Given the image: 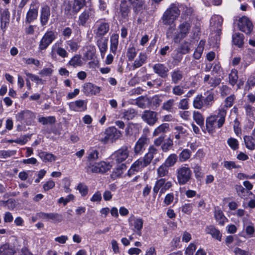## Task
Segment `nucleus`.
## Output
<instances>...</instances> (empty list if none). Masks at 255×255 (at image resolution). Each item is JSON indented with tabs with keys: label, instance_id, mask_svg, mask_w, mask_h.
I'll return each mask as SVG.
<instances>
[{
	"label": "nucleus",
	"instance_id": "obj_1",
	"mask_svg": "<svg viewBox=\"0 0 255 255\" xmlns=\"http://www.w3.org/2000/svg\"><path fill=\"white\" fill-rule=\"evenodd\" d=\"M227 110L221 108L217 115L208 117L206 120V129L209 133L212 132L216 128H221L225 123Z\"/></svg>",
	"mask_w": 255,
	"mask_h": 255
},
{
	"label": "nucleus",
	"instance_id": "obj_8",
	"mask_svg": "<svg viewBox=\"0 0 255 255\" xmlns=\"http://www.w3.org/2000/svg\"><path fill=\"white\" fill-rule=\"evenodd\" d=\"M34 118V114L31 111L27 110L22 111L16 115L17 121L23 122L27 125H31Z\"/></svg>",
	"mask_w": 255,
	"mask_h": 255
},
{
	"label": "nucleus",
	"instance_id": "obj_58",
	"mask_svg": "<svg viewBox=\"0 0 255 255\" xmlns=\"http://www.w3.org/2000/svg\"><path fill=\"white\" fill-rule=\"evenodd\" d=\"M77 189L79 190L82 196H85L88 194V187L83 183H79L77 187Z\"/></svg>",
	"mask_w": 255,
	"mask_h": 255
},
{
	"label": "nucleus",
	"instance_id": "obj_27",
	"mask_svg": "<svg viewBox=\"0 0 255 255\" xmlns=\"http://www.w3.org/2000/svg\"><path fill=\"white\" fill-rule=\"evenodd\" d=\"M99 38H100L97 41V45L99 48L102 57H104L107 50L108 40L107 38H104L103 37Z\"/></svg>",
	"mask_w": 255,
	"mask_h": 255
},
{
	"label": "nucleus",
	"instance_id": "obj_9",
	"mask_svg": "<svg viewBox=\"0 0 255 255\" xmlns=\"http://www.w3.org/2000/svg\"><path fill=\"white\" fill-rule=\"evenodd\" d=\"M56 37L54 32L52 31H47L45 33L40 41L39 49L41 51L46 49L56 38Z\"/></svg>",
	"mask_w": 255,
	"mask_h": 255
},
{
	"label": "nucleus",
	"instance_id": "obj_31",
	"mask_svg": "<svg viewBox=\"0 0 255 255\" xmlns=\"http://www.w3.org/2000/svg\"><path fill=\"white\" fill-rule=\"evenodd\" d=\"M206 231L207 234H210L213 238L221 241L222 235L218 229H216L213 226L207 227L206 229Z\"/></svg>",
	"mask_w": 255,
	"mask_h": 255
},
{
	"label": "nucleus",
	"instance_id": "obj_30",
	"mask_svg": "<svg viewBox=\"0 0 255 255\" xmlns=\"http://www.w3.org/2000/svg\"><path fill=\"white\" fill-rule=\"evenodd\" d=\"M74 68L80 67L83 65L82 56L80 54H76L71 58L67 64Z\"/></svg>",
	"mask_w": 255,
	"mask_h": 255
},
{
	"label": "nucleus",
	"instance_id": "obj_34",
	"mask_svg": "<svg viewBox=\"0 0 255 255\" xmlns=\"http://www.w3.org/2000/svg\"><path fill=\"white\" fill-rule=\"evenodd\" d=\"M193 118L196 124L201 128L204 127V118L201 113L198 111H194Z\"/></svg>",
	"mask_w": 255,
	"mask_h": 255
},
{
	"label": "nucleus",
	"instance_id": "obj_50",
	"mask_svg": "<svg viewBox=\"0 0 255 255\" xmlns=\"http://www.w3.org/2000/svg\"><path fill=\"white\" fill-rule=\"evenodd\" d=\"M238 71L236 70H232L229 75V83L234 86L238 80Z\"/></svg>",
	"mask_w": 255,
	"mask_h": 255
},
{
	"label": "nucleus",
	"instance_id": "obj_63",
	"mask_svg": "<svg viewBox=\"0 0 255 255\" xmlns=\"http://www.w3.org/2000/svg\"><path fill=\"white\" fill-rule=\"evenodd\" d=\"M174 100L173 99H169L166 102L164 103L162 107V109L168 111H171L172 106L174 105Z\"/></svg>",
	"mask_w": 255,
	"mask_h": 255
},
{
	"label": "nucleus",
	"instance_id": "obj_13",
	"mask_svg": "<svg viewBox=\"0 0 255 255\" xmlns=\"http://www.w3.org/2000/svg\"><path fill=\"white\" fill-rule=\"evenodd\" d=\"M130 13V7L129 5L127 0H121L119 7V11L118 13L121 17L125 20H128L129 14Z\"/></svg>",
	"mask_w": 255,
	"mask_h": 255
},
{
	"label": "nucleus",
	"instance_id": "obj_62",
	"mask_svg": "<svg viewBox=\"0 0 255 255\" xmlns=\"http://www.w3.org/2000/svg\"><path fill=\"white\" fill-rule=\"evenodd\" d=\"M16 153V150H1L0 151V156L4 158L9 157L11 156L15 155Z\"/></svg>",
	"mask_w": 255,
	"mask_h": 255
},
{
	"label": "nucleus",
	"instance_id": "obj_21",
	"mask_svg": "<svg viewBox=\"0 0 255 255\" xmlns=\"http://www.w3.org/2000/svg\"><path fill=\"white\" fill-rule=\"evenodd\" d=\"M50 16V7L47 5L42 7L40 10V23L42 26L45 25Z\"/></svg>",
	"mask_w": 255,
	"mask_h": 255
},
{
	"label": "nucleus",
	"instance_id": "obj_43",
	"mask_svg": "<svg viewBox=\"0 0 255 255\" xmlns=\"http://www.w3.org/2000/svg\"><path fill=\"white\" fill-rule=\"evenodd\" d=\"M214 215L216 221L220 225H223L225 221L227 220L224 215L222 211L220 210H216L215 211Z\"/></svg>",
	"mask_w": 255,
	"mask_h": 255
},
{
	"label": "nucleus",
	"instance_id": "obj_56",
	"mask_svg": "<svg viewBox=\"0 0 255 255\" xmlns=\"http://www.w3.org/2000/svg\"><path fill=\"white\" fill-rule=\"evenodd\" d=\"M136 49L134 47H129L128 49L127 56L129 61H132L136 56Z\"/></svg>",
	"mask_w": 255,
	"mask_h": 255
},
{
	"label": "nucleus",
	"instance_id": "obj_53",
	"mask_svg": "<svg viewBox=\"0 0 255 255\" xmlns=\"http://www.w3.org/2000/svg\"><path fill=\"white\" fill-rule=\"evenodd\" d=\"M190 51L189 44L187 42H185L182 44L178 48L177 52L182 54H185L189 53Z\"/></svg>",
	"mask_w": 255,
	"mask_h": 255
},
{
	"label": "nucleus",
	"instance_id": "obj_26",
	"mask_svg": "<svg viewBox=\"0 0 255 255\" xmlns=\"http://www.w3.org/2000/svg\"><path fill=\"white\" fill-rule=\"evenodd\" d=\"M16 253L15 248L8 244L0 247V255H13Z\"/></svg>",
	"mask_w": 255,
	"mask_h": 255
},
{
	"label": "nucleus",
	"instance_id": "obj_60",
	"mask_svg": "<svg viewBox=\"0 0 255 255\" xmlns=\"http://www.w3.org/2000/svg\"><path fill=\"white\" fill-rule=\"evenodd\" d=\"M126 168L127 166L125 164L123 163L118 165L113 175L115 174V176L117 177L121 176L123 174L124 170H126Z\"/></svg>",
	"mask_w": 255,
	"mask_h": 255
},
{
	"label": "nucleus",
	"instance_id": "obj_20",
	"mask_svg": "<svg viewBox=\"0 0 255 255\" xmlns=\"http://www.w3.org/2000/svg\"><path fill=\"white\" fill-rule=\"evenodd\" d=\"M132 6L133 11L137 14L142 11L145 7L144 0H127Z\"/></svg>",
	"mask_w": 255,
	"mask_h": 255
},
{
	"label": "nucleus",
	"instance_id": "obj_4",
	"mask_svg": "<svg viewBox=\"0 0 255 255\" xmlns=\"http://www.w3.org/2000/svg\"><path fill=\"white\" fill-rule=\"evenodd\" d=\"M192 172L187 164L179 167L176 170V176L178 183L180 185H183L190 181Z\"/></svg>",
	"mask_w": 255,
	"mask_h": 255
},
{
	"label": "nucleus",
	"instance_id": "obj_6",
	"mask_svg": "<svg viewBox=\"0 0 255 255\" xmlns=\"http://www.w3.org/2000/svg\"><path fill=\"white\" fill-rule=\"evenodd\" d=\"M95 16V10L92 7H86L79 15L78 23L79 25L85 26L86 23Z\"/></svg>",
	"mask_w": 255,
	"mask_h": 255
},
{
	"label": "nucleus",
	"instance_id": "obj_12",
	"mask_svg": "<svg viewBox=\"0 0 255 255\" xmlns=\"http://www.w3.org/2000/svg\"><path fill=\"white\" fill-rule=\"evenodd\" d=\"M129 155L128 147L123 146L117 150L113 154L117 163H120L124 161Z\"/></svg>",
	"mask_w": 255,
	"mask_h": 255
},
{
	"label": "nucleus",
	"instance_id": "obj_39",
	"mask_svg": "<svg viewBox=\"0 0 255 255\" xmlns=\"http://www.w3.org/2000/svg\"><path fill=\"white\" fill-rule=\"evenodd\" d=\"M190 28L191 25L187 22H184L180 24L179 29L182 37H184L187 35L189 33Z\"/></svg>",
	"mask_w": 255,
	"mask_h": 255
},
{
	"label": "nucleus",
	"instance_id": "obj_44",
	"mask_svg": "<svg viewBox=\"0 0 255 255\" xmlns=\"http://www.w3.org/2000/svg\"><path fill=\"white\" fill-rule=\"evenodd\" d=\"M244 107L247 116L255 120V108L249 104H245Z\"/></svg>",
	"mask_w": 255,
	"mask_h": 255
},
{
	"label": "nucleus",
	"instance_id": "obj_48",
	"mask_svg": "<svg viewBox=\"0 0 255 255\" xmlns=\"http://www.w3.org/2000/svg\"><path fill=\"white\" fill-rule=\"evenodd\" d=\"M244 141L247 148L250 150H253L255 148V141H254L250 136H244Z\"/></svg>",
	"mask_w": 255,
	"mask_h": 255
},
{
	"label": "nucleus",
	"instance_id": "obj_54",
	"mask_svg": "<svg viewBox=\"0 0 255 255\" xmlns=\"http://www.w3.org/2000/svg\"><path fill=\"white\" fill-rule=\"evenodd\" d=\"M168 166L164 163L162 164L157 169V173L160 177L166 176L168 172Z\"/></svg>",
	"mask_w": 255,
	"mask_h": 255
},
{
	"label": "nucleus",
	"instance_id": "obj_59",
	"mask_svg": "<svg viewBox=\"0 0 255 255\" xmlns=\"http://www.w3.org/2000/svg\"><path fill=\"white\" fill-rule=\"evenodd\" d=\"M161 102V100L159 98L158 96H155L151 99L149 98V105L150 107L153 106L155 108L159 107Z\"/></svg>",
	"mask_w": 255,
	"mask_h": 255
},
{
	"label": "nucleus",
	"instance_id": "obj_41",
	"mask_svg": "<svg viewBox=\"0 0 255 255\" xmlns=\"http://www.w3.org/2000/svg\"><path fill=\"white\" fill-rule=\"evenodd\" d=\"M191 155V151L188 149L183 150L179 154V160L180 162H185L189 159Z\"/></svg>",
	"mask_w": 255,
	"mask_h": 255
},
{
	"label": "nucleus",
	"instance_id": "obj_14",
	"mask_svg": "<svg viewBox=\"0 0 255 255\" xmlns=\"http://www.w3.org/2000/svg\"><path fill=\"white\" fill-rule=\"evenodd\" d=\"M148 165L149 163L146 162V160L144 158L143 159H138L131 165L128 171V175L130 176L133 174L135 172L141 170Z\"/></svg>",
	"mask_w": 255,
	"mask_h": 255
},
{
	"label": "nucleus",
	"instance_id": "obj_19",
	"mask_svg": "<svg viewBox=\"0 0 255 255\" xmlns=\"http://www.w3.org/2000/svg\"><path fill=\"white\" fill-rule=\"evenodd\" d=\"M112 165L109 163L102 161L100 163H96L92 166V172L104 173L110 170Z\"/></svg>",
	"mask_w": 255,
	"mask_h": 255
},
{
	"label": "nucleus",
	"instance_id": "obj_40",
	"mask_svg": "<svg viewBox=\"0 0 255 255\" xmlns=\"http://www.w3.org/2000/svg\"><path fill=\"white\" fill-rule=\"evenodd\" d=\"M39 157L45 162H51L56 160V156L52 153L46 152H41L39 153Z\"/></svg>",
	"mask_w": 255,
	"mask_h": 255
},
{
	"label": "nucleus",
	"instance_id": "obj_29",
	"mask_svg": "<svg viewBox=\"0 0 255 255\" xmlns=\"http://www.w3.org/2000/svg\"><path fill=\"white\" fill-rule=\"evenodd\" d=\"M119 35L113 34L110 37V50L114 54H116L119 45Z\"/></svg>",
	"mask_w": 255,
	"mask_h": 255
},
{
	"label": "nucleus",
	"instance_id": "obj_24",
	"mask_svg": "<svg viewBox=\"0 0 255 255\" xmlns=\"http://www.w3.org/2000/svg\"><path fill=\"white\" fill-rule=\"evenodd\" d=\"M172 83L177 84L183 78V72L179 68H177L170 72Z\"/></svg>",
	"mask_w": 255,
	"mask_h": 255
},
{
	"label": "nucleus",
	"instance_id": "obj_51",
	"mask_svg": "<svg viewBox=\"0 0 255 255\" xmlns=\"http://www.w3.org/2000/svg\"><path fill=\"white\" fill-rule=\"evenodd\" d=\"M207 97L203 99L204 105L210 107L214 102V94L213 93H208Z\"/></svg>",
	"mask_w": 255,
	"mask_h": 255
},
{
	"label": "nucleus",
	"instance_id": "obj_36",
	"mask_svg": "<svg viewBox=\"0 0 255 255\" xmlns=\"http://www.w3.org/2000/svg\"><path fill=\"white\" fill-rule=\"evenodd\" d=\"M205 43V41L203 40L200 41L193 54V57L195 59H199L200 58L204 50Z\"/></svg>",
	"mask_w": 255,
	"mask_h": 255
},
{
	"label": "nucleus",
	"instance_id": "obj_2",
	"mask_svg": "<svg viewBox=\"0 0 255 255\" xmlns=\"http://www.w3.org/2000/svg\"><path fill=\"white\" fill-rule=\"evenodd\" d=\"M180 13V10L175 4H171L170 7L164 12L161 18L162 23L164 25H170L167 34H168L170 31L175 29L174 22L178 18Z\"/></svg>",
	"mask_w": 255,
	"mask_h": 255
},
{
	"label": "nucleus",
	"instance_id": "obj_3",
	"mask_svg": "<svg viewBox=\"0 0 255 255\" xmlns=\"http://www.w3.org/2000/svg\"><path fill=\"white\" fill-rule=\"evenodd\" d=\"M85 4L86 0H74L73 2L65 1L63 4L64 15L67 18H72Z\"/></svg>",
	"mask_w": 255,
	"mask_h": 255
},
{
	"label": "nucleus",
	"instance_id": "obj_11",
	"mask_svg": "<svg viewBox=\"0 0 255 255\" xmlns=\"http://www.w3.org/2000/svg\"><path fill=\"white\" fill-rule=\"evenodd\" d=\"M238 27L240 30L247 34H251L253 29V25L252 22L246 16H243L239 19Z\"/></svg>",
	"mask_w": 255,
	"mask_h": 255
},
{
	"label": "nucleus",
	"instance_id": "obj_15",
	"mask_svg": "<svg viewBox=\"0 0 255 255\" xmlns=\"http://www.w3.org/2000/svg\"><path fill=\"white\" fill-rule=\"evenodd\" d=\"M152 69L154 73L160 78H167L169 69L165 64L160 63H156L153 65Z\"/></svg>",
	"mask_w": 255,
	"mask_h": 255
},
{
	"label": "nucleus",
	"instance_id": "obj_18",
	"mask_svg": "<svg viewBox=\"0 0 255 255\" xmlns=\"http://www.w3.org/2000/svg\"><path fill=\"white\" fill-rule=\"evenodd\" d=\"M128 221L131 225H133L134 230V232L139 236H141V229L143 228V221L142 219H135L133 215H131L128 219Z\"/></svg>",
	"mask_w": 255,
	"mask_h": 255
},
{
	"label": "nucleus",
	"instance_id": "obj_55",
	"mask_svg": "<svg viewBox=\"0 0 255 255\" xmlns=\"http://www.w3.org/2000/svg\"><path fill=\"white\" fill-rule=\"evenodd\" d=\"M136 115L135 111L133 109H129L124 113V118L127 120L132 119Z\"/></svg>",
	"mask_w": 255,
	"mask_h": 255
},
{
	"label": "nucleus",
	"instance_id": "obj_61",
	"mask_svg": "<svg viewBox=\"0 0 255 255\" xmlns=\"http://www.w3.org/2000/svg\"><path fill=\"white\" fill-rule=\"evenodd\" d=\"M227 142L230 147L233 150H236L239 147L238 141L234 138H229L228 139Z\"/></svg>",
	"mask_w": 255,
	"mask_h": 255
},
{
	"label": "nucleus",
	"instance_id": "obj_32",
	"mask_svg": "<svg viewBox=\"0 0 255 255\" xmlns=\"http://www.w3.org/2000/svg\"><path fill=\"white\" fill-rule=\"evenodd\" d=\"M232 40L234 44L241 47L244 45V35L240 33H236L232 36Z\"/></svg>",
	"mask_w": 255,
	"mask_h": 255
},
{
	"label": "nucleus",
	"instance_id": "obj_35",
	"mask_svg": "<svg viewBox=\"0 0 255 255\" xmlns=\"http://www.w3.org/2000/svg\"><path fill=\"white\" fill-rule=\"evenodd\" d=\"M136 105L141 108L144 109L146 107H150L149 105V98L146 97L140 96L136 99Z\"/></svg>",
	"mask_w": 255,
	"mask_h": 255
},
{
	"label": "nucleus",
	"instance_id": "obj_7",
	"mask_svg": "<svg viewBox=\"0 0 255 255\" xmlns=\"http://www.w3.org/2000/svg\"><path fill=\"white\" fill-rule=\"evenodd\" d=\"M158 116V114L156 112L148 110L143 112L141 118L147 125L153 126L157 122Z\"/></svg>",
	"mask_w": 255,
	"mask_h": 255
},
{
	"label": "nucleus",
	"instance_id": "obj_23",
	"mask_svg": "<svg viewBox=\"0 0 255 255\" xmlns=\"http://www.w3.org/2000/svg\"><path fill=\"white\" fill-rule=\"evenodd\" d=\"M10 14L7 9L0 12L1 28L4 31L9 22Z\"/></svg>",
	"mask_w": 255,
	"mask_h": 255
},
{
	"label": "nucleus",
	"instance_id": "obj_42",
	"mask_svg": "<svg viewBox=\"0 0 255 255\" xmlns=\"http://www.w3.org/2000/svg\"><path fill=\"white\" fill-rule=\"evenodd\" d=\"M204 105L203 97L202 95H197L193 101V106L197 109H201Z\"/></svg>",
	"mask_w": 255,
	"mask_h": 255
},
{
	"label": "nucleus",
	"instance_id": "obj_47",
	"mask_svg": "<svg viewBox=\"0 0 255 255\" xmlns=\"http://www.w3.org/2000/svg\"><path fill=\"white\" fill-rule=\"evenodd\" d=\"M38 122L43 125L47 124H53L56 122L54 117L49 116L47 117H41L38 119Z\"/></svg>",
	"mask_w": 255,
	"mask_h": 255
},
{
	"label": "nucleus",
	"instance_id": "obj_57",
	"mask_svg": "<svg viewBox=\"0 0 255 255\" xmlns=\"http://www.w3.org/2000/svg\"><path fill=\"white\" fill-rule=\"evenodd\" d=\"M172 93L176 96H181L184 93V86L176 85L172 89Z\"/></svg>",
	"mask_w": 255,
	"mask_h": 255
},
{
	"label": "nucleus",
	"instance_id": "obj_33",
	"mask_svg": "<svg viewBox=\"0 0 255 255\" xmlns=\"http://www.w3.org/2000/svg\"><path fill=\"white\" fill-rule=\"evenodd\" d=\"M147 56L145 54L140 53L138 58L134 61L132 65L134 68H137L143 65L146 62Z\"/></svg>",
	"mask_w": 255,
	"mask_h": 255
},
{
	"label": "nucleus",
	"instance_id": "obj_22",
	"mask_svg": "<svg viewBox=\"0 0 255 255\" xmlns=\"http://www.w3.org/2000/svg\"><path fill=\"white\" fill-rule=\"evenodd\" d=\"M83 91L86 95H95L100 91V89L91 83L84 84Z\"/></svg>",
	"mask_w": 255,
	"mask_h": 255
},
{
	"label": "nucleus",
	"instance_id": "obj_49",
	"mask_svg": "<svg viewBox=\"0 0 255 255\" xmlns=\"http://www.w3.org/2000/svg\"><path fill=\"white\" fill-rule=\"evenodd\" d=\"M235 189L238 196H239L240 197L242 198H247L246 193H249V191L246 190L242 185H236L235 186Z\"/></svg>",
	"mask_w": 255,
	"mask_h": 255
},
{
	"label": "nucleus",
	"instance_id": "obj_46",
	"mask_svg": "<svg viewBox=\"0 0 255 255\" xmlns=\"http://www.w3.org/2000/svg\"><path fill=\"white\" fill-rule=\"evenodd\" d=\"M173 145V142L172 139L168 138L161 145V148L163 152H166L172 147Z\"/></svg>",
	"mask_w": 255,
	"mask_h": 255
},
{
	"label": "nucleus",
	"instance_id": "obj_64",
	"mask_svg": "<svg viewBox=\"0 0 255 255\" xmlns=\"http://www.w3.org/2000/svg\"><path fill=\"white\" fill-rule=\"evenodd\" d=\"M221 81V79L220 78L212 77L208 82V84L210 85V87L215 88L220 84Z\"/></svg>",
	"mask_w": 255,
	"mask_h": 255
},
{
	"label": "nucleus",
	"instance_id": "obj_5",
	"mask_svg": "<svg viewBox=\"0 0 255 255\" xmlns=\"http://www.w3.org/2000/svg\"><path fill=\"white\" fill-rule=\"evenodd\" d=\"M105 136L100 139L103 143L106 144L109 141L113 142L122 135L121 132L115 127H111L107 128L105 131Z\"/></svg>",
	"mask_w": 255,
	"mask_h": 255
},
{
	"label": "nucleus",
	"instance_id": "obj_17",
	"mask_svg": "<svg viewBox=\"0 0 255 255\" xmlns=\"http://www.w3.org/2000/svg\"><path fill=\"white\" fill-rule=\"evenodd\" d=\"M149 139L146 136H142L139 138L134 146V151L136 154H140L145 150L148 145Z\"/></svg>",
	"mask_w": 255,
	"mask_h": 255
},
{
	"label": "nucleus",
	"instance_id": "obj_25",
	"mask_svg": "<svg viewBox=\"0 0 255 255\" xmlns=\"http://www.w3.org/2000/svg\"><path fill=\"white\" fill-rule=\"evenodd\" d=\"M69 106L71 110L77 112L83 111L86 109L85 101L81 100L70 103Z\"/></svg>",
	"mask_w": 255,
	"mask_h": 255
},
{
	"label": "nucleus",
	"instance_id": "obj_16",
	"mask_svg": "<svg viewBox=\"0 0 255 255\" xmlns=\"http://www.w3.org/2000/svg\"><path fill=\"white\" fill-rule=\"evenodd\" d=\"M36 216L38 218L43 220H51L55 222H60L63 220V217L61 215L55 213H45L39 212L37 213Z\"/></svg>",
	"mask_w": 255,
	"mask_h": 255
},
{
	"label": "nucleus",
	"instance_id": "obj_38",
	"mask_svg": "<svg viewBox=\"0 0 255 255\" xmlns=\"http://www.w3.org/2000/svg\"><path fill=\"white\" fill-rule=\"evenodd\" d=\"M38 15V10L36 8H30L26 14V22L30 23L35 19Z\"/></svg>",
	"mask_w": 255,
	"mask_h": 255
},
{
	"label": "nucleus",
	"instance_id": "obj_10",
	"mask_svg": "<svg viewBox=\"0 0 255 255\" xmlns=\"http://www.w3.org/2000/svg\"><path fill=\"white\" fill-rule=\"evenodd\" d=\"M96 35L98 37H103L109 31L110 23L105 19H101L97 22Z\"/></svg>",
	"mask_w": 255,
	"mask_h": 255
},
{
	"label": "nucleus",
	"instance_id": "obj_28",
	"mask_svg": "<svg viewBox=\"0 0 255 255\" xmlns=\"http://www.w3.org/2000/svg\"><path fill=\"white\" fill-rule=\"evenodd\" d=\"M158 153V149L154 146V145H150L148 148V152L144 155V158L146 162L149 163H151L154 155Z\"/></svg>",
	"mask_w": 255,
	"mask_h": 255
},
{
	"label": "nucleus",
	"instance_id": "obj_52",
	"mask_svg": "<svg viewBox=\"0 0 255 255\" xmlns=\"http://www.w3.org/2000/svg\"><path fill=\"white\" fill-rule=\"evenodd\" d=\"M236 97L234 95H231L227 97L225 100V105L223 108L226 110L227 108L231 107L235 102Z\"/></svg>",
	"mask_w": 255,
	"mask_h": 255
},
{
	"label": "nucleus",
	"instance_id": "obj_37",
	"mask_svg": "<svg viewBox=\"0 0 255 255\" xmlns=\"http://www.w3.org/2000/svg\"><path fill=\"white\" fill-rule=\"evenodd\" d=\"M169 125L168 124H162L154 129L153 132V135L156 136L161 133H165L169 131Z\"/></svg>",
	"mask_w": 255,
	"mask_h": 255
},
{
	"label": "nucleus",
	"instance_id": "obj_45",
	"mask_svg": "<svg viewBox=\"0 0 255 255\" xmlns=\"http://www.w3.org/2000/svg\"><path fill=\"white\" fill-rule=\"evenodd\" d=\"M178 156L176 154H170L166 159L164 164L168 167L173 166L177 161Z\"/></svg>",
	"mask_w": 255,
	"mask_h": 255
}]
</instances>
